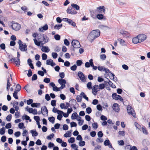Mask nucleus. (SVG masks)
<instances>
[{"label":"nucleus","mask_w":150,"mask_h":150,"mask_svg":"<svg viewBox=\"0 0 150 150\" xmlns=\"http://www.w3.org/2000/svg\"><path fill=\"white\" fill-rule=\"evenodd\" d=\"M54 136V134L53 133H52L50 134L47 137V139H49L50 140L52 138H53Z\"/></svg>","instance_id":"obj_38"},{"label":"nucleus","mask_w":150,"mask_h":150,"mask_svg":"<svg viewBox=\"0 0 150 150\" xmlns=\"http://www.w3.org/2000/svg\"><path fill=\"white\" fill-rule=\"evenodd\" d=\"M100 35V31L98 30H93L91 31L88 35L87 38L91 42Z\"/></svg>","instance_id":"obj_2"},{"label":"nucleus","mask_w":150,"mask_h":150,"mask_svg":"<svg viewBox=\"0 0 150 150\" xmlns=\"http://www.w3.org/2000/svg\"><path fill=\"white\" fill-rule=\"evenodd\" d=\"M13 61L16 63V64L17 66H19L20 65V61L19 58L14 57Z\"/></svg>","instance_id":"obj_20"},{"label":"nucleus","mask_w":150,"mask_h":150,"mask_svg":"<svg viewBox=\"0 0 150 150\" xmlns=\"http://www.w3.org/2000/svg\"><path fill=\"white\" fill-rule=\"evenodd\" d=\"M134 125L139 130L141 129V127L138 123L135 122Z\"/></svg>","instance_id":"obj_53"},{"label":"nucleus","mask_w":150,"mask_h":150,"mask_svg":"<svg viewBox=\"0 0 150 150\" xmlns=\"http://www.w3.org/2000/svg\"><path fill=\"white\" fill-rule=\"evenodd\" d=\"M18 92V91H16V90H15L13 93V97L16 99H18V97L17 96V93Z\"/></svg>","instance_id":"obj_32"},{"label":"nucleus","mask_w":150,"mask_h":150,"mask_svg":"<svg viewBox=\"0 0 150 150\" xmlns=\"http://www.w3.org/2000/svg\"><path fill=\"white\" fill-rule=\"evenodd\" d=\"M32 72L30 69H29L28 70V73L27 74V75L28 77L31 76L32 75Z\"/></svg>","instance_id":"obj_61"},{"label":"nucleus","mask_w":150,"mask_h":150,"mask_svg":"<svg viewBox=\"0 0 150 150\" xmlns=\"http://www.w3.org/2000/svg\"><path fill=\"white\" fill-rule=\"evenodd\" d=\"M98 136L100 138L102 137L103 136V134L102 133V131H99L98 132Z\"/></svg>","instance_id":"obj_63"},{"label":"nucleus","mask_w":150,"mask_h":150,"mask_svg":"<svg viewBox=\"0 0 150 150\" xmlns=\"http://www.w3.org/2000/svg\"><path fill=\"white\" fill-rule=\"evenodd\" d=\"M100 57L101 59L104 60L106 59V56L105 54H104L100 55Z\"/></svg>","instance_id":"obj_55"},{"label":"nucleus","mask_w":150,"mask_h":150,"mask_svg":"<svg viewBox=\"0 0 150 150\" xmlns=\"http://www.w3.org/2000/svg\"><path fill=\"white\" fill-rule=\"evenodd\" d=\"M56 101L54 100H52L51 101V104L52 106H56Z\"/></svg>","instance_id":"obj_64"},{"label":"nucleus","mask_w":150,"mask_h":150,"mask_svg":"<svg viewBox=\"0 0 150 150\" xmlns=\"http://www.w3.org/2000/svg\"><path fill=\"white\" fill-rule=\"evenodd\" d=\"M66 104L68 105V106H65V104L64 103H61L60 105V107L62 109H67L69 107V103H67Z\"/></svg>","instance_id":"obj_18"},{"label":"nucleus","mask_w":150,"mask_h":150,"mask_svg":"<svg viewBox=\"0 0 150 150\" xmlns=\"http://www.w3.org/2000/svg\"><path fill=\"white\" fill-rule=\"evenodd\" d=\"M80 95L81 97H82L83 98L85 99L87 101L88 100V98L86 96V95L84 93L81 92L80 94Z\"/></svg>","instance_id":"obj_29"},{"label":"nucleus","mask_w":150,"mask_h":150,"mask_svg":"<svg viewBox=\"0 0 150 150\" xmlns=\"http://www.w3.org/2000/svg\"><path fill=\"white\" fill-rule=\"evenodd\" d=\"M43 81L46 83H49L50 81V79L49 78H45L44 79Z\"/></svg>","instance_id":"obj_50"},{"label":"nucleus","mask_w":150,"mask_h":150,"mask_svg":"<svg viewBox=\"0 0 150 150\" xmlns=\"http://www.w3.org/2000/svg\"><path fill=\"white\" fill-rule=\"evenodd\" d=\"M71 6L72 8H75L76 10H78L79 9V6L76 4H72Z\"/></svg>","instance_id":"obj_27"},{"label":"nucleus","mask_w":150,"mask_h":150,"mask_svg":"<svg viewBox=\"0 0 150 150\" xmlns=\"http://www.w3.org/2000/svg\"><path fill=\"white\" fill-rule=\"evenodd\" d=\"M120 33L122 34L124 37H127L129 36V34L127 32L123 30H121Z\"/></svg>","instance_id":"obj_19"},{"label":"nucleus","mask_w":150,"mask_h":150,"mask_svg":"<svg viewBox=\"0 0 150 150\" xmlns=\"http://www.w3.org/2000/svg\"><path fill=\"white\" fill-rule=\"evenodd\" d=\"M41 113L44 115H48V111L47 110L46 107L45 106H44L41 108Z\"/></svg>","instance_id":"obj_12"},{"label":"nucleus","mask_w":150,"mask_h":150,"mask_svg":"<svg viewBox=\"0 0 150 150\" xmlns=\"http://www.w3.org/2000/svg\"><path fill=\"white\" fill-rule=\"evenodd\" d=\"M137 36L140 42L145 40L146 38V35L143 34L139 35H137Z\"/></svg>","instance_id":"obj_8"},{"label":"nucleus","mask_w":150,"mask_h":150,"mask_svg":"<svg viewBox=\"0 0 150 150\" xmlns=\"http://www.w3.org/2000/svg\"><path fill=\"white\" fill-rule=\"evenodd\" d=\"M33 102V100L32 99H29L27 101V103L28 105L31 104Z\"/></svg>","instance_id":"obj_57"},{"label":"nucleus","mask_w":150,"mask_h":150,"mask_svg":"<svg viewBox=\"0 0 150 150\" xmlns=\"http://www.w3.org/2000/svg\"><path fill=\"white\" fill-rule=\"evenodd\" d=\"M52 57L54 59L56 58L57 57V54L55 52H52Z\"/></svg>","instance_id":"obj_58"},{"label":"nucleus","mask_w":150,"mask_h":150,"mask_svg":"<svg viewBox=\"0 0 150 150\" xmlns=\"http://www.w3.org/2000/svg\"><path fill=\"white\" fill-rule=\"evenodd\" d=\"M54 38L56 40H59L60 39V36L59 35L57 34L54 35Z\"/></svg>","instance_id":"obj_42"},{"label":"nucleus","mask_w":150,"mask_h":150,"mask_svg":"<svg viewBox=\"0 0 150 150\" xmlns=\"http://www.w3.org/2000/svg\"><path fill=\"white\" fill-rule=\"evenodd\" d=\"M68 20H69V21H68V23L69 24L71 25L74 27L76 26V23L72 20L70 19Z\"/></svg>","instance_id":"obj_30"},{"label":"nucleus","mask_w":150,"mask_h":150,"mask_svg":"<svg viewBox=\"0 0 150 150\" xmlns=\"http://www.w3.org/2000/svg\"><path fill=\"white\" fill-rule=\"evenodd\" d=\"M68 142L71 143H73L75 141V139L73 137H71L68 139Z\"/></svg>","instance_id":"obj_41"},{"label":"nucleus","mask_w":150,"mask_h":150,"mask_svg":"<svg viewBox=\"0 0 150 150\" xmlns=\"http://www.w3.org/2000/svg\"><path fill=\"white\" fill-rule=\"evenodd\" d=\"M37 40L36 38L33 39L35 44L38 46H42L44 44L47 43L49 40V38L44 34H42L38 36Z\"/></svg>","instance_id":"obj_1"},{"label":"nucleus","mask_w":150,"mask_h":150,"mask_svg":"<svg viewBox=\"0 0 150 150\" xmlns=\"http://www.w3.org/2000/svg\"><path fill=\"white\" fill-rule=\"evenodd\" d=\"M76 99L78 102H80L81 101V96H78L76 98Z\"/></svg>","instance_id":"obj_51"},{"label":"nucleus","mask_w":150,"mask_h":150,"mask_svg":"<svg viewBox=\"0 0 150 150\" xmlns=\"http://www.w3.org/2000/svg\"><path fill=\"white\" fill-rule=\"evenodd\" d=\"M62 24L56 25L54 26V28L55 29L59 30L62 27Z\"/></svg>","instance_id":"obj_37"},{"label":"nucleus","mask_w":150,"mask_h":150,"mask_svg":"<svg viewBox=\"0 0 150 150\" xmlns=\"http://www.w3.org/2000/svg\"><path fill=\"white\" fill-rule=\"evenodd\" d=\"M64 43L66 46H69V42L67 39H64Z\"/></svg>","instance_id":"obj_49"},{"label":"nucleus","mask_w":150,"mask_h":150,"mask_svg":"<svg viewBox=\"0 0 150 150\" xmlns=\"http://www.w3.org/2000/svg\"><path fill=\"white\" fill-rule=\"evenodd\" d=\"M110 143V142L108 139L105 140L104 143V144L106 146H108Z\"/></svg>","instance_id":"obj_56"},{"label":"nucleus","mask_w":150,"mask_h":150,"mask_svg":"<svg viewBox=\"0 0 150 150\" xmlns=\"http://www.w3.org/2000/svg\"><path fill=\"white\" fill-rule=\"evenodd\" d=\"M71 147L72 148L74 149L75 150L78 149V147L75 144H72L71 145Z\"/></svg>","instance_id":"obj_46"},{"label":"nucleus","mask_w":150,"mask_h":150,"mask_svg":"<svg viewBox=\"0 0 150 150\" xmlns=\"http://www.w3.org/2000/svg\"><path fill=\"white\" fill-rule=\"evenodd\" d=\"M76 66L75 64H74L71 67V69L72 71H75L76 70Z\"/></svg>","instance_id":"obj_60"},{"label":"nucleus","mask_w":150,"mask_h":150,"mask_svg":"<svg viewBox=\"0 0 150 150\" xmlns=\"http://www.w3.org/2000/svg\"><path fill=\"white\" fill-rule=\"evenodd\" d=\"M78 117L77 114L76 112L73 113L71 116V118L72 120L76 119Z\"/></svg>","instance_id":"obj_28"},{"label":"nucleus","mask_w":150,"mask_h":150,"mask_svg":"<svg viewBox=\"0 0 150 150\" xmlns=\"http://www.w3.org/2000/svg\"><path fill=\"white\" fill-rule=\"evenodd\" d=\"M113 110L115 112H118L120 110L119 105L116 103H114L112 106Z\"/></svg>","instance_id":"obj_14"},{"label":"nucleus","mask_w":150,"mask_h":150,"mask_svg":"<svg viewBox=\"0 0 150 150\" xmlns=\"http://www.w3.org/2000/svg\"><path fill=\"white\" fill-rule=\"evenodd\" d=\"M96 17L99 20H102L103 18V16L101 14H98L97 15Z\"/></svg>","instance_id":"obj_35"},{"label":"nucleus","mask_w":150,"mask_h":150,"mask_svg":"<svg viewBox=\"0 0 150 150\" xmlns=\"http://www.w3.org/2000/svg\"><path fill=\"white\" fill-rule=\"evenodd\" d=\"M105 84L104 83L100 84L98 86L99 89L100 90H102L104 89L105 87Z\"/></svg>","instance_id":"obj_36"},{"label":"nucleus","mask_w":150,"mask_h":150,"mask_svg":"<svg viewBox=\"0 0 150 150\" xmlns=\"http://www.w3.org/2000/svg\"><path fill=\"white\" fill-rule=\"evenodd\" d=\"M86 112L88 114L92 112V110L91 108L88 107L86 109Z\"/></svg>","instance_id":"obj_48"},{"label":"nucleus","mask_w":150,"mask_h":150,"mask_svg":"<svg viewBox=\"0 0 150 150\" xmlns=\"http://www.w3.org/2000/svg\"><path fill=\"white\" fill-rule=\"evenodd\" d=\"M66 11L67 13L71 15H74L77 13V12L72 9L71 7H69Z\"/></svg>","instance_id":"obj_6"},{"label":"nucleus","mask_w":150,"mask_h":150,"mask_svg":"<svg viewBox=\"0 0 150 150\" xmlns=\"http://www.w3.org/2000/svg\"><path fill=\"white\" fill-rule=\"evenodd\" d=\"M12 118V115L11 114L8 115L6 117V120L8 121H10Z\"/></svg>","instance_id":"obj_44"},{"label":"nucleus","mask_w":150,"mask_h":150,"mask_svg":"<svg viewBox=\"0 0 150 150\" xmlns=\"http://www.w3.org/2000/svg\"><path fill=\"white\" fill-rule=\"evenodd\" d=\"M85 145V142L84 141L81 140L79 142V145L80 146H83Z\"/></svg>","instance_id":"obj_45"},{"label":"nucleus","mask_w":150,"mask_h":150,"mask_svg":"<svg viewBox=\"0 0 150 150\" xmlns=\"http://www.w3.org/2000/svg\"><path fill=\"white\" fill-rule=\"evenodd\" d=\"M22 118L23 119H25L26 120H29L30 122H31L32 121L30 119V117L26 115H25L24 116H23L22 117Z\"/></svg>","instance_id":"obj_31"},{"label":"nucleus","mask_w":150,"mask_h":150,"mask_svg":"<svg viewBox=\"0 0 150 150\" xmlns=\"http://www.w3.org/2000/svg\"><path fill=\"white\" fill-rule=\"evenodd\" d=\"M5 132V129L4 127L0 129V134L2 135H3Z\"/></svg>","instance_id":"obj_40"},{"label":"nucleus","mask_w":150,"mask_h":150,"mask_svg":"<svg viewBox=\"0 0 150 150\" xmlns=\"http://www.w3.org/2000/svg\"><path fill=\"white\" fill-rule=\"evenodd\" d=\"M41 50L45 52H48L50 51L48 47L46 46H42L41 48Z\"/></svg>","instance_id":"obj_21"},{"label":"nucleus","mask_w":150,"mask_h":150,"mask_svg":"<svg viewBox=\"0 0 150 150\" xmlns=\"http://www.w3.org/2000/svg\"><path fill=\"white\" fill-rule=\"evenodd\" d=\"M82 63V62L81 60H78L76 61V65L78 66H81Z\"/></svg>","instance_id":"obj_62"},{"label":"nucleus","mask_w":150,"mask_h":150,"mask_svg":"<svg viewBox=\"0 0 150 150\" xmlns=\"http://www.w3.org/2000/svg\"><path fill=\"white\" fill-rule=\"evenodd\" d=\"M92 83L91 82H88L87 84V87L89 89L92 88L91 87Z\"/></svg>","instance_id":"obj_43"},{"label":"nucleus","mask_w":150,"mask_h":150,"mask_svg":"<svg viewBox=\"0 0 150 150\" xmlns=\"http://www.w3.org/2000/svg\"><path fill=\"white\" fill-rule=\"evenodd\" d=\"M96 11L100 13H104L105 11L104 6H99L97 8Z\"/></svg>","instance_id":"obj_13"},{"label":"nucleus","mask_w":150,"mask_h":150,"mask_svg":"<svg viewBox=\"0 0 150 150\" xmlns=\"http://www.w3.org/2000/svg\"><path fill=\"white\" fill-rule=\"evenodd\" d=\"M112 97L113 99L115 100H119L121 101H123V99L122 97L119 95H117L116 93H114L112 94Z\"/></svg>","instance_id":"obj_9"},{"label":"nucleus","mask_w":150,"mask_h":150,"mask_svg":"<svg viewBox=\"0 0 150 150\" xmlns=\"http://www.w3.org/2000/svg\"><path fill=\"white\" fill-rule=\"evenodd\" d=\"M48 120L49 121L52 122V123L53 124L54 122L55 118L53 117L52 116L51 117H50L48 118Z\"/></svg>","instance_id":"obj_33"},{"label":"nucleus","mask_w":150,"mask_h":150,"mask_svg":"<svg viewBox=\"0 0 150 150\" xmlns=\"http://www.w3.org/2000/svg\"><path fill=\"white\" fill-rule=\"evenodd\" d=\"M47 65H50L51 66H53L55 65V64L53 62V60L51 59H47L46 61Z\"/></svg>","instance_id":"obj_15"},{"label":"nucleus","mask_w":150,"mask_h":150,"mask_svg":"<svg viewBox=\"0 0 150 150\" xmlns=\"http://www.w3.org/2000/svg\"><path fill=\"white\" fill-rule=\"evenodd\" d=\"M71 44L74 48H79L81 45L79 42L77 40H74L71 42Z\"/></svg>","instance_id":"obj_5"},{"label":"nucleus","mask_w":150,"mask_h":150,"mask_svg":"<svg viewBox=\"0 0 150 150\" xmlns=\"http://www.w3.org/2000/svg\"><path fill=\"white\" fill-rule=\"evenodd\" d=\"M133 42L134 44H137L139 43V41L138 36L133 38L132 39Z\"/></svg>","instance_id":"obj_25"},{"label":"nucleus","mask_w":150,"mask_h":150,"mask_svg":"<svg viewBox=\"0 0 150 150\" xmlns=\"http://www.w3.org/2000/svg\"><path fill=\"white\" fill-rule=\"evenodd\" d=\"M117 142L119 145L123 146L124 144V142L123 140L118 141Z\"/></svg>","instance_id":"obj_54"},{"label":"nucleus","mask_w":150,"mask_h":150,"mask_svg":"<svg viewBox=\"0 0 150 150\" xmlns=\"http://www.w3.org/2000/svg\"><path fill=\"white\" fill-rule=\"evenodd\" d=\"M78 76L82 82H85L86 81L85 76L82 72L79 71L78 73Z\"/></svg>","instance_id":"obj_7"},{"label":"nucleus","mask_w":150,"mask_h":150,"mask_svg":"<svg viewBox=\"0 0 150 150\" xmlns=\"http://www.w3.org/2000/svg\"><path fill=\"white\" fill-rule=\"evenodd\" d=\"M72 131V130H70L67 131L64 134V136L65 137H70L71 136Z\"/></svg>","instance_id":"obj_22"},{"label":"nucleus","mask_w":150,"mask_h":150,"mask_svg":"<svg viewBox=\"0 0 150 150\" xmlns=\"http://www.w3.org/2000/svg\"><path fill=\"white\" fill-rule=\"evenodd\" d=\"M27 46L25 44H23L19 46V49L22 51H25L27 50Z\"/></svg>","instance_id":"obj_17"},{"label":"nucleus","mask_w":150,"mask_h":150,"mask_svg":"<svg viewBox=\"0 0 150 150\" xmlns=\"http://www.w3.org/2000/svg\"><path fill=\"white\" fill-rule=\"evenodd\" d=\"M127 111L129 115H132L134 118L136 117L135 112L133 109L129 105H128L127 107Z\"/></svg>","instance_id":"obj_4"},{"label":"nucleus","mask_w":150,"mask_h":150,"mask_svg":"<svg viewBox=\"0 0 150 150\" xmlns=\"http://www.w3.org/2000/svg\"><path fill=\"white\" fill-rule=\"evenodd\" d=\"M142 131L143 133L145 134H148V132L146 130L145 127H143L142 128Z\"/></svg>","instance_id":"obj_47"},{"label":"nucleus","mask_w":150,"mask_h":150,"mask_svg":"<svg viewBox=\"0 0 150 150\" xmlns=\"http://www.w3.org/2000/svg\"><path fill=\"white\" fill-rule=\"evenodd\" d=\"M37 76L36 74H34L32 77V80L34 81L37 80Z\"/></svg>","instance_id":"obj_52"},{"label":"nucleus","mask_w":150,"mask_h":150,"mask_svg":"<svg viewBox=\"0 0 150 150\" xmlns=\"http://www.w3.org/2000/svg\"><path fill=\"white\" fill-rule=\"evenodd\" d=\"M48 29V26L47 24H45L43 27L39 28V31L43 32L44 30H46Z\"/></svg>","instance_id":"obj_16"},{"label":"nucleus","mask_w":150,"mask_h":150,"mask_svg":"<svg viewBox=\"0 0 150 150\" xmlns=\"http://www.w3.org/2000/svg\"><path fill=\"white\" fill-rule=\"evenodd\" d=\"M30 132L32 134V136L33 137H36L38 135V133L36 131L35 129H33L30 131Z\"/></svg>","instance_id":"obj_23"},{"label":"nucleus","mask_w":150,"mask_h":150,"mask_svg":"<svg viewBox=\"0 0 150 150\" xmlns=\"http://www.w3.org/2000/svg\"><path fill=\"white\" fill-rule=\"evenodd\" d=\"M54 144L51 142H49L48 144V147L49 148L54 147Z\"/></svg>","instance_id":"obj_59"},{"label":"nucleus","mask_w":150,"mask_h":150,"mask_svg":"<svg viewBox=\"0 0 150 150\" xmlns=\"http://www.w3.org/2000/svg\"><path fill=\"white\" fill-rule=\"evenodd\" d=\"M42 59L43 60H45L47 58V55L45 53H43L42 55Z\"/></svg>","instance_id":"obj_39"},{"label":"nucleus","mask_w":150,"mask_h":150,"mask_svg":"<svg viewBox=\"0 0 150 150\" xmlns=\"http://www.w3.org/2000/svg\"><path fill=\"white\" fill-rule=\"evenodd\" d=\"M77 120L79 121V125H81L83 123V120H81V118L80 117H78L77 118Z\"/></svg>","instance_id":"obj_24"},{"label":"nucleus","mask_w":150,"mask_h":150,"mask_svg":"<svg viewBox=\"0 0 150 150\" xmlns=\"http://www.w3.org/2000/svg\"><path fill=\"white\" fill-rule=\"evenodd\" d=\"M92 93L95 95H96L97 92L99 91L98 86L97 85H95L92 88Z\"/></svg>","instance_id":"obj_11"},{"label":"nucleus","mask_w":150,"mask_h":150,"mask_svg":"<svg viewBox=\"0 0 150 150\" xmlns=\"http://www.w3.org/2000/svg\"><path fill=\"white\" fill-rule=\"evenodd\" d=\"M40 103H33L31 104V106L32 107H40Z\"/></svg>","instance_id":"obj_26"},{"label":"nucleus","mask_w":150,"mask_h":150,"mask_svg":"<svg viewBox=\"0 0 150 150\" xmlns=\"http://www.w3.org/2000/svg\"><path fill=\"white\" fill-rule=\"evenodd\" d=\"M118 40L120 42V44L122 45H125V42L124 40L120 38H118Z\"/></svg>","instance_id":"obj_34"},{"label":"nucleus","mask_w":150,"mask_h":150,"mask_svg":"<svg viewBox=\"0 0 150 150\" xmlns=\"http://www.w3.org/2000/svg\"><path fill=\"white\" fill-rule=\"evenodd\" d=\"M58 82L61 85V86L62 88H64L65 87V84L66 83V81L65 79H59L58 80Z\"/></svg>","instance_id":"obj_10"},{"label":"nucleus","mask_w":150,"mask_h":150,"mask_svg":"<svg viewBox=\"0 0 150 150\" xmlns=\"http://www.w3.org/2000/svg\"><path fill=\"white\" fill-rule=\"evenodd\" d=\"M11 26L13 30L16 31H19L21 28L20 24L13 21L12 22Z\"/></svg>","instance_id":"obj_3"}]
</instances>
